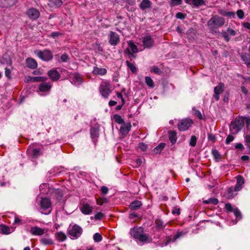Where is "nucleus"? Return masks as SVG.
Here are the masks:
<instances>
[{
	"label": "nucleus",
	"instance_id": "1",
	"mask_svg": "<svg viewBox=\"0 0 250 250\" xmlns=\"http://www.w3.org/2000/svg\"><path fill=\"white\" fill-rule=\"evenodd\" d=\"M245 118L241 117L237 118L234 121L231 122L230 131L232 134H237L244 125Z\"/></svg>",
	"mask_w": 250,
	"mask_h": 250
},
{
	"label": "nucleus",
	"instance_id": "2",
	"mask_svg": "<svg viewBox=\"0 0 250 250\" xmlns=\"http://www.w3.org/2000/svg\"><path fill=\"white\" fill-rule=\"evenodd\" d=\"M225 20L223 18L215 15L208 21L207 25L210 29H214L223 26Z\"/></svg>",
	"mask_w": 250,
	"mask_h": 250
},
{
	"label": "nucleus",
	"instance_id": "3",
	"mask_svg": "<svg viewBox=\"0 0 250 250\" xmlns=\"http://www.w3.org/2000/svg\"><path fill=\"white\" fill-rule=\"evenodd\" d=\"M111 85L107 81H102L99 87V91L102 96L107 99L111 91Z\"/></svg>",
	"mask_w": 250,
	"mask_h": 250
},
{
	"label": "nucleus",
	"instance_id": "4",
	"mask_svg": "<svg viewBox=\"0 0 250 250\" xmlns=\"http://www.w3.org/2000/svg\"><path fill=\"white\" fill-rule=\"evenodd\" d=\"M40 205L42 212L45 214H48L51 212V202L48 198H42Z\"/></svg>",
	"mask_w": 250,
	"mask_h": 250
},
{
	"label": "nucleus",
	"instance_id": "5",
	"mask_svg": "<svg viewBox=\"0 0 250 250\" xmlns=\"http://www.w3.org/2000/svg\"><path fill=\"white\" fill-rule=\"evenodd\" d=\"M34 53L39 58L44 61L48 62L51 60L53 58L52 52L47 49H45L42 51L37 50L35 51Z\"/></svg>",
	"mask_w": 250,
	"mask_h": 250
},
{
	"label": "nucleus",
	"instance_id": "6",
	"mask_svg": "<svg viewBox=\"0 0 250 250\" xmlns=\"http://www.w3.org/2000/svg\"><path fill=\"white\" fill-rule=\"evenodd\" d=\"M132 237L134 240L140 246L152 241V239L149 237V235H132Z\"/></svg>",
	"mask_w": 250,
	"mask_h": 250
},
{
	"label": "nucleus",
	"instance_id": "7",
	"mask_svg": "<svg viewBox=\"0 0 250 250\" xmlns=\"http://www.w3.org/2000/svg\"><path fill=\"white\" fill-rule=\"evenodd\" d=\"M193 122L189 119L182 120L178 125V128L180 131H186L191 125Z\"/></svg>",
	"mask_w": 250,
	"mask_h": 250
},
{
	"label": "nucleus",
	"instance_id": "8",
	"mask_svg": "<svg viewBox=\"0 0 250 250\" xmlns=\"http://www.w3.org/2000/svg\"><path fill=\"white\" fill-rule=\"evenodd\" d=\"M108 37L109 42L111 45L115 46L120 42L119 35L116 32L110 31Z\"/></svg>",
	"mask_w": 250,
	"mask_h": 250
},
{
	"label": "nucleus",
	"instance_id": "9",
	"mask_svg": "<svg viewBox=\"0 0 250 250\" xmlns=\"http://www.w3.org/2000/svg\"><path fill=\"white\" fill-rule=\"evenodd\" d=\"M225 89V84L223 83H219V84L214 88L213 97L216 101L220 99V94L222 93Z\"/></svg>",
	"mask_w": 250,
	"mask_h": 250
},
{
	"label": "nucleus",
	"instance_id": "10",
	"mask_svg": "<svg viewBox=\"0 0 250 250\" xmlns=\"http://www.w3.org/2000/svg\"><path fill=\"white\" fill-rule=\"evenodd\" d=\"M127 43L129 48L126 49L125 52L127 53L128 55H130L133 58H135V56H134L133 54L138 52V50L137 46L132 41H128Z\"/></svg>",
	"mask_w": 250,
	"mask_h": 250
},
{
	"label": "nucleus",
	"instance_id": "11",
	"mask_svg": "<svg viewBox=\"0 0 250 250\" xmlns=\"http://www.w3.org/2000/svg\"><path fill=\"white\" fill-rule=\"evenodd\" d=\"M26 15L32 20H35L40 17L39 11L34 8H30L26 11Z\"/></svg>",
	"mask_w": 250,
	"mask_h": 250
},
{
	"label": "nucleus",
	"instance_id": "12",
	"mask_svg": "<svg viewBox=\"0 0 250 250\" xmlns=\"http://www.w3.org/2000/svg\"><path fill=\"white\" fill-rule=\"evenodd\" d=\"M238 191H236L233 187L229 188L224 193V196L229 199L233 198L237 194Z\"/></svg>",
	"mask_w": 250,
	"mask_h": 250
},
{
	"label": "nucleus",
	"instance_id": "13",
	"mask_svg": "<svg viewBox=\"0 0 250 250\" xmlns=\"http://www.w3.org/2000/svg\"><path fill=\"white\" fill-rule=\"evenodd\" d=\"M143 43L145 47L150 48L154 44V40L150 36H146L143 38Z\"/></svg>",
	"mask_w": 250,
	"mask_h": 250
},
{
	"label": "nucleus",
	"instance_id": "14",
	"mask_svg": "<svg viewBox=\"0 0 250 250\" xmlns=\"http://www.w3.org/2000/svg\"><path fill=\"white\" fill-rule=\"evenodd\" d=\"M47 74L50 79L53 81H57L59 79L61 76L59 73L55 69L49 70Z\"/></svg>",
	"mask_w": 250,
	"mask_h": 250
},
{
	"label": "nucleus",
	"instance_id": "15",
	"mask_svg": "<svg viewBox=\"0 0 250 250\" xmlns=\"http://www.w3.org/2000/svg\"><path fill=\"white\" fill-rule=\"evenodd\" d=\"M82 232V228L77 225H74L69 230V234H81Z\"/></svg>",
	"mask_w": 250,
	"mask_h": 250
},
{
	"label": "nucleus",
	"instance_id": "16",
	"mask_svg": "<svg viewBox=\"0 0 250 250\" xmlns=\"http://www.w3.org/2000/svg\"><path fill=\"white\" fill-rule=\"evenodd\" d=\"M16 0H0V5L2 7H9L16 3Z\"/></svg>",
	"mask_w": 250,
	"mask_h": 250
},
{
	"label": "nucleus",
	"instance_id": "17",
	"mask_svg": "<svg viewBox=\"0 0 250 250\" xmlns=\"http://www.w3.org/2000/svg\"><path fill=\"white\" fill-rule=\"evenodd\" d=\"M51 84L50 83L42 82L39 86V89L41 92H48L51 88Z\"/></svg>",
	"mask_w": 250,
	"mask_h": 250
},
{
	"label": "nucleus",
	"instance_id": "18",
	"mask_svg": "<svg viewBox=\"0 0 250 250\" xmlns=\"http://www.w3.org/2000/svg\"><path fill=\"white\" fill-rule=\"evenodd\" d=\"M244 184V179L240 175H239L237 177V183L234 187L236 191H240L242 188V186Z\"/></svg>",
	"mask_w": 250,
	"mask_h": 250
},
{
	"label": "nucleus",
	"instance_id": "19",
	"mask_svg": "<svg viewBox=\"0 0 250 250\" xmlns=\"http://www.w3.org/2000/svg\"><path fill=\"white\" fill-rule=\"evenodd\" d=\"M30 232L32 234H43L47 233V230L37 227H33L30 229Z\"/></svg>",
	"mask_w": 250,
	"mask_h": 250
},
{
	"label": "nucleus",
	"instance_id": "20",
	"mask_svg": "<svg viewBox=\"0 0 250 250\" xmlns=\"http://www.w3.org/2000/svg\"><path fill=\"white\" fill-rule=\"evenodd\" d=\"M26 64L28 68L35 69L37 67L38 63L36 61L31 58H28L26 60Z\"/></svg>",
	"mask_w": 250,
	"mask_h": 250
},
{
	"label": "nucleus",
	"instance_id": "21",
	"mask_svg": "<svg viewBox=\"0 0 250 250\" xmlns=\"http://www.w3.org/2000/svg\"><path fill=\"white\" fill-rule=\"evenodd\" d=\"M92 73L95 75L103 76L106 74L107 70L104 68H100L97 66H95L93 68Z\"/></svg>",
	"mask_w": 250,
	"mask_h": 250
},
{
	"label": "nucleus",
	"instance_id": "22",
	"mask_svg": "<svg viewBox=\"0 0 250 250\" xmlns=\"http://www.w3.org/2000/svg\"><path fill=\"white\" fill-rule=\"evenodd\" d=\"M186 3L195 6H199L204 4L203 0H185Z\"/></svg>",
	"mask_w": 250,
	"mask_h": 250
},
{
	"label": "nucleus",
	"instance_id": "23",
	"mask_svg": "<svg viewBox=\"0 0 250 250\" xmlns=\"http://www.w3.org/2000/svg\"><path fill=\"white\" fill-rule=\"evenodd\" d=\"M92 210V207L87 204H83L81 208V211L84 214H90Z\"/></svg>",
	"mask_w": 250,
	"mask_h": 250
},
{
	"label": "nucleus",
	"instance_id": "24",
	"mask_svg": "<svg viewBox=\"0 0 250 250\" xmlns=\"http://www.w3.org/2000/svg\"><path fill=\"white\" fill-rule=\"evenodd\" d=\"M49 6L53 8H58L62 4V0H49Z\"/></svg>",
	"mask_w": 250,
	"mask_h": 250
},
{
	"label": "nucleus",
	"instance_id": "25",
	"mask_svg": "<svg viewBox=\"0 0 250 250\" xmlns=\"http://www.w3.org/2000/svg\"><path fill=\"white\" fill-rule=\"evenodd\" d=\"M144 229L141 227H135L131 229L130 234H143Z\"/></svg>",
	"mask_w": 250,
	"mask_h": 250
},
{
	"label": "nucleus",
	"instance_id": "26",
	"mask_svg": "<svg viewBox=\"0 0 250 250\" xmlns=\"http://www.w3.org/2000/svg\"><path fill=\"white\" fill-rule=\"evenodd\" d=\"M131 127V125L130 123L123 125L120 127V132L123 134H126L130 131Z\"/></svg>",
	"mask_w": 250,
	"mask_h": 250
},
{
	"label": "nucleus",
	"instance_id": "27",
	"mask_svg": "<svg viewBox=\"0 0 250 250\" xmlns=\"http://www.w3.org/2000/svg\"><path fill=\"white\" fill-rule=\"evenodd\" d=\"M151 3L148 0H143L140 4V8L142 10H145L151 6Z\"/></svg>",
	"mask_w": 250,
	"mask_h": 250
},
{
	"label": "nucleus",
	"instance_id": "28",
	"mask_svg": "<svg viewBox=\"0 0 250 250\" xmlns=\"http://www.w3.org/2000/svg\"><path fill=\"white\" fill-rule=\"evenodd\" d=\"M142 205V202L140 201H134L132 202L130 205V208L132 210H136L139 208Z\"/></svg>",
	"mask_w": 250,
	"mask_h": 250
},
{
	"label": "nucleus",
	"instance_id": "29",
	"mask_svg": "<svg viewBox=\"0 0 250 250\" xmlns=\"http://www.w3.org/2000/svg\"><path fill=\"white\" fill-rule=\"evenodd\" d=\"M241 58L247 66L250 67V55L248 53H244L242 54Z\"/></svg>",
	"mask_w": 250,
	"mask_h": 250
},
{
	"label": "nucleus",
	"instance_id": "30",
	"mask_svg": "<svg viewBox=\"0 0 250 250\" xmlns=\"http://www.w3.org/2000/svg\"><path fill=\"white\" fill-rule=\"evenodd\" d=\"M40 242L44 245H49L53 244V241L48 237L42 238L40 239Z\"/></svg>",
	"mask_w": 250,
	"mask_h": 250
},
{
	"label": "nucleus",
	"instance_id": "31",
	"mask_svg": "<svg viewBox=\"0 0 250 250\" xmlns=\"http://www.w3.org/2000/svg\"><path fill=\"white\" fill-rule=\"evenodd\" d=\"M0 230L4 234H8L11 232L10 228L4 225L0 226Z\"/></svg>",
	"mask_w": 250,
	"mask_h": 250
},
{
	"label": "nucleus",
	"instance_id": "32",
	"mask_svg": "<svg viewBox=\"0 0 250 250\" xmlns=\"http://www.w3.org/2000/svg\"><path fill=\"white\" fill-rule=\"evenodd\" d=\"M169 139L172 144H174L177 140L176 134L175 132L170 131L169 132Z\"/></svg>",
	"mask_w": 250,
	"mask_h": 250
},
{
	"label": "nucleus",
	"instance_id": "33",
	"mask_svg": "<svg viewBox=\"0 0 250 250\" xmlns=\"http://www.w3.org/2000/svg\"><path fill=\"white\" fill-rule=\"evenodd\" d=\"M166 145L165 143H161L158 146H157L156 147H155L153 151L155 153H159L161 152V151L164 149Z\"/></svg>",
	"mask_w": 250,
	"mask_h": 250
},
{
	"label": "nucleus",
	"instance_id": "34",
	"mask_svg": "<svg viewBox=\"0 0 250 250\" xmlns=\"http://www.w3.org/2000/svg\"><path fill=\"white\" fill-rule=\"evenodd\" d=\"M90 134L92 138H96L99 136V131L96 128L92 127L90 129Z\"/></svg>",
	"mask_w": 250,
	"mask_h": 250
},
{
	"label": "nucleus",
	"instance_id": "35",
	"mask_svg": "<svg viewBox=\"0 0 250 250\" xmlns=\"http://www.w3.org/2000/svg\"><path fill=\"white\" fill-rule=\"evenodd\" d=\"M145 82L146 84L150 88L154 87V83L152 79L148 76H146L145 78Z\"/></svg>",
	"mask_w": 250,
	"mask_h": 250
},
{
	"label": "nucleus",
	"instance_id": "36",
	"mask_svg": "<svg viewBox=\"0 0 250 250\" xmlns=\"http://www.w3.org/2000/svg\"><path fill=\"white\" fill-rule=\"evenodd\" d=\"M218 202V200L216 198H209L208 200L203 201V203L204 204H211L214 205H217Z\"/></svg>",
	"mask_w": 250,
	"mask_h": 250
},
{
	"label": "nucleus",
	"instance_id": "37",
	"mask_svg": "<svg viewBox=\"0 0 250 250\" xmlns=\"http://www.w3.org/2000/svg\"><path fill=\"white\" fill-rule=\"evenodd\" d=\"M47 79L46 77H31L30 81L31 82H43Z\"/></svg>",
	"mask_w": 250,
	"mask_h": 250
},
{
	"label": "nucleus",
	"instance_id": "38",
	"mask_svg": "<svg viewBox=\"0 0 250 250\" xmlns=\"http://www.w3.org/2000/svg\"><path fill=\"white\" fill-rule=\"evenodd\" d=\"M114 119L116 123L119 124H124V120L120 115H119L118 114L114 115Z\"/></svg>",
	"mask_w": 250,
	"mask_h": 250
},
{
	"label": "nucleus",
	"instance_id": "39",
	"mask_svg": "<svg viewBox=\"0 0 250 250\" xmlns=\"http://www.w3.org/2000/svg\"><path fill=\"white\" fill-rule=\"evenodd\" d=\"M125 63L127 64L128 67L130 69V70L133 72H136L137 71V68L136 66L132 63H130L129 61H126Z\"/></svg>",
	"mask_w": 250,
	"mask_h": 250
},
{
	"label": "nucleus",
	"instance_id": "40",
	"mask_svg": "<svg viewBox=\"0 0 250 250\" xmlns=\"http://www.w3.org/2000/svg\"><path fill=\"white\" fill-rule=\"evenodd\" d=\"M2 59L4 61V62L10 65L12 63V60L7 54H5L3 55Z\"/></svg>",
	"mask_w": 250,
	"mask_h": 250
},
{
	"label": "nucleus",
	"instance_id": "41",
	"mask_svg": "<svg viewBox=\"0 0 250 250\" xmlns=\"http://www.w3.org/2000/svg\"><path fill=\"white\" fill-rule=\"evenodd\" d=\"M197 140V137L195 136H191L189 141V145L191 146H195L196 144Z\"/></svg>",
	"mask_w": 250,
	"mask_h": 250
},
{
	"label": "nucleus",
	"instance_id": "42",
	"mask_svg": "<svg viewBox=\"0 0 250 250\" xmlns=\"http://www.w3.org/2000/svg\"><path fill=\"white\" fill-rule=\"evenodd\" d=\"M234 214L238 219H240L242 218L241 213L240 211L237 208H234L233 210Z\"/></svg>",
	"mask_w": 250,
	"mask_h": 250
},
{
	"label": "nucleus",
	"instance_id": "43",
	"mask_svg": "<svg viewBox=\"0 0 250 250\" xmlns=\"http://www.w3.org/2000/svg\"><path fill=\"white\" fill-rule=\"evenodd\" d=\"M212 154L213 155L215 159H218L220 158V154L218 151L215 149L212 150Z\"/></svg>",
	"mask_w": 250,
	"mask_h": 250
},
{
	"label": "nucleus",
	"instance_id": "44",
	"mask_svg": "<svg viewBox=\"0 0 250 250\" xmlns=\"http://www.w3.org/2000/svg\"><path fill=\"white\" fill-rule=\"evenodd\" d=\"M138 148L142 151H146L147 148V146L144 143H140L139 144Z\"/></svg>",
	"mask_w": 250,
	"mask_h": 250
},
{
	"label": "nucleus",
	"instance_id": "45",
	"mask_svg": "<svg viewBox=\"0 0 250 250\" xmlns=\"http://www.w3.org/2000/svg\"><path fill=\"white\" fill-rule=\"evenodd\" d=\"M182 0H171L170 4L172 6L179 5L181 3Z\"/></svg>",
	"mask_w": 250,
	"mask_h": 250
},
{
	"label": "nucleus",
	"instance_id": "46",
	"mask_svg": "<svg viewBox=\"0 0 250 250\" xmlns=\"http://www.w3.org/2000/svg\"><path fill=\"white\" fill-rule=\"evenodd\" d=\"M246 145L250 148V135H247L245 137Z\"/></svg>",
	"mask_w": 250,
	"mask_h": 250
},
{
	"label": "nucleus",
	"instance_id": "47",
	"mask_svg": "<svg viewBox=\"0 0 250 250\" xmlns=\"http://www.w3.org/2000/svg\"><path fill=\"white\" fill-rule=\"evenodd\" d=\"M56 238L60 242L64 241L66 239V235H56Z\"/></svg>",
	"mask_w": 250,
	"mask_h": 250
},
{
	"label": "nucleus",
	"instance_id": "48",
	"mask_svg": "<svg viewBox=\"0 0 250 250\" xmlns=\"http://www.w3.org/2000/svg\"><path fill=\"white\" fill-rule=\"evenodd\" d=\"M234 138L233 136L231 135H229L226 138V144H229L230 142H231L233 140Z\"/></svg>",
	"mask_w": 250,
	"mask_h": 250
},
{
	"label": "nucleus",
	"instance_id": "49",
	"mask_svg": "<svg viewBox=\"0 0 250 250\" xmlns=\"http://www.w3.org/2000/svg\"><path fill=\"white\" fill-rule=\"evenodd\" d=\"M238 17L241 19H243L244 17V12L242 10H238L236 12Z\"/></svg>",
	"mask_w": 250,
	"mask_h": 250
},
{
	"label": "nucleus",
	"instance_id": "50",
	"mask_svg": "<svg viewBox=\"0 0 250 250\" xmlns=\"http://www.w3.org/2000/svg\"><path fill=\"white\" fill-rule=\"evenodd\" d=\"M193 110L194 111V114L200 119H202V115L201 112L198 110L193 108Z\"/></svg>",
	"mask_w": 250,
	"mask_h": 250
},
{
	"label": "nucleus",
	"instance_id": "51",
	"mask_svg": "<svg viewBox=\"0 0 250 250\" xmlns=\"http://www.w3.org/2000/svg\"><path fill=\"white\" fill-rule=\"evenodd\" d=\"M69 59V57L66 54H63L61 57V60L62 62H66Z\"/></svg>",
	"mask_w": 250,
	"mask_h": 250
},
{
	"label": "nucleus",
	"instance_id": "52",
	"mask_svg": "<svg viewBox=\"0 0 250 250\" xmlns=\"http://www.w3.org/2000/svg\"><path fill=\"white\" fill-rule=\"evenodd\" d=\"M225 208L229 211H233L234 209L230 203H227L225 205Z\"/></svg>",
	"mask_w": 250,
	"mask_h": 250
},
{
	"label": "nucleus",
	"instance_id": "53",
	"mask_svg": "<svg viewBox=\"0 0 250 250\" xmlns=\"http://www.w3.org/2000/svg\"><path fill=\"white\" fill-rule=\"evenodd\" d=\"M32 153L34 157H37L40 155V150L38 149H33Z\"/></svg>",
	"mask_w": 250,
	"mask_h": 250
},
{
	"label": "nucleus",
	"instance_id": "54",
	"mask_svg": "<svg viewBox=\"0 0 250 250\" xmlns=\"http://www.w3.org/2000/svg\"><path fill=\"white\" fill-rule=\"evenodd\" d=\"M103 214L101 212H98L95 215V219L96 220H101L103 217Z\"/></svg>",
	"mask_w": 250,
	"mask_h": 250
},
{
	"label": "nucleus",
	"instance_id": "55",
	"mask_svg": "<svg viewBox=\"0 0 250 250\" xmlns=\"http://www.w3.org/2000/svg\"><path fill=\"white\" fill-rule=\"evenodd\" d=\"M93 239L95 242H100L102 239V235H94Z\"/></svg>",
	"mask_w": 250,
	"mask_h": 250
},
{
	"label": "nucleus",
	"instance_id": "56",
	"mask_svg": "<svg viewBox=\"0 0 250 250\" xmlns=\"http://www.w3.org/2000/svg\"><path fill=\"white\" fill-rule=\"evenodd\" d=\"M227 32L229 34V35L232 36H234L236 34L235 31L233 29L229 28H228Z\"/></svg>",
	"mask_w": 250,
	"mask_h": 250
},
{
	"label": "nucleus",
	"instance_id": "57",
	"mask_svg": "<svg viewBox=\"0 0 250 250\" xmlns=\"http://www.w3.org/2000/svg\"><path fill=\"white\" fill-rule=\"evenodd\" d=\"M108 188L105 186H103L101 188V191L103 194H107L108 192Z\"/></svg>",
	"mask_w": 250,
	"mask_h": 250
},
{
	"label": "nucleus",
	"instance_id": "58",
	"mask_svg": "<svg viewBox=\"0 0 250 250\" xmlns=\"http://www.w3.org/2000/svg\"><path fill=\"white\" fill-rule=\"evenodd\" d=\"M176 17L178 19H184L185 18V16L184 14L181 12H179L176 14Z\"/></svg>",
	"mask_w": 250,
	"mask_h": 250
},
{
	"label": "nucleus",
	"instance_id": "59",
	"mask_svg": "<svg viewBox=\"0 0 250 250\" xmlns=\"http://www.w3.org/2000/svg\"><path fill=\"white\" fill-rule=\"evenodd\" d=\"M241 90L242 92L245 95H247L248 94V90L244 86L242 85L241 86Z\"/></svg>",
	"mask_w": 250,
	"mask_h": 250
},
{
	"label": "nucleus",
	"instance_id": "60",
	"mask_svg": "<svg viewBox=\"0 0 250 250\" xmlns=\"http://www.w3.org/2000/svg\"><path fill=\"white\" fill-rule=\"evenodd\" d=\"M14 224H20L21 223V220L17 216H15L14 219Z\"/></svg>",
	"mask_w": 250,
	"mask_h": 250
},
{
	"label": "nucleus",
	"instance_id": "61",
	"mask_svg": "<svg viewBox=\"0 0 250 250\" xmlns=\"http://www.w3.org/2000/svg\"><path fill=\"white\" fill-rule=\"evenodd\" d=\"M172 213L173 214H176L177 215H179L180 214V208H174L172 211Z\"/></svg>",
	"mask_w": 250,
	"mask_h": 250
},
{
	"label": "nucleus",
	"instance_id": "62",
	"mask_svg": "<svg viewBox=\"0 0 250 250\" xmlns=\"http://www.w3.org/2000/svg\"><path fill=\"white\" fill-rule=\"evenodd\" d=\"M226 15L229 17L234 18L235 17V13L233 12H228L226 13Z\"/></svg>",
	"mask_w": 250,
	"mask_h": 250
},
{
	"label": "nucleus",
	"instance_id": "63",
	"mask_svg": "<svg viewBox=\"0 0 250 250\" xmlns=\"http://www.w3.org/2000/svg\"><path fill=\"white\" fill-rule=\"evenodd\" d=\"M235 148L237 149H242L244 148V146L241 143H238L235 145Z\"/></svg>",
	"mask_w": 250,
	"mask_h": 250
},
{
	"label": "nucleus",
	"instance_id": "64",
	"mask_svg": "<svg viewBox=\"0 0 250 250\" xmlns=\"http://www.w3.org/2000/svg\"><path fill=\"white\" fill-rule=\"evenodd\" d=\"M152 70L155 73H159L160 72L159 68L157 66H153L152 67Z\"/></svg>",
	"mask_w": 250,
	"mask_h": 250
}]
</instances>
